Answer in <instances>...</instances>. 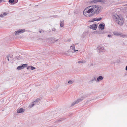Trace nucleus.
I'll return each mask as SVG.
<instances>
[{
  "instance_id": "obj_29",
  "label": "nucleus",
  "mask_w": 127,
  "mask_h": 127,
  "mask_svg": "<svg viewBox=\"0 0 127 127\" xmlns=\"http://www.w3.org/2000/svg\"><path fill=\"white\" fill-rule=\"evenodd\" d=\"M7 13L6 12H4L3 13V15L4 16H6V15H7Z\"/></svg>"
},
{
  "instance_id": "obj_22",
  "label": "nucleus",
  "mask_w": 127,
  "mask_h": 127,
  "mask_svg": "<svg viewBox=\"0 0 127 127\" xmlns=\"http://www.w3.org/2000/svg\"><path fill=\"white\" fill-rule=\"evenodd\" d=\"M73 83V82L71 80H69L68 82V83L69 84H71Z\"/></svg>"
},
{
  "instance_id": "obj_38",
  "label": "nucleus",
  "mask_w": 127,
  "mask_h": 127,
  "mask_svg": "<svg viewBox=\"0 0 127 127\" xmlns=\"http://www.w3.org/2000/svg\"><path fill=\"white\" fill-rule=\"evenodd\" d=\"M39 32H40V33H41V31H39Z\"/></svg>"
},
{
  "instance_id": "obj_36",
  "label": "nucleus",
  "mask_w": 127,
  "mask_h": 127,
  "mask_svg": "<svg viewBox=\"0 0 127 127\" xmlns=\"http://www.w3.org/2000/svg\"><path fill=\"white\" fill-rule=\"evenodd\" d=\"M96 80V78L95 77H94V80Z\"/></svg>"
},
{
  "instance_id": "obj_16",
  "label": "nucleus",
  "mask_w": 127,
  "mask_h": 127,
  "mask_svg": "<svg viewBox=\"0 0 127 127\" xmlns=\"http://www.w3.org/2000/svg\"><path fill=\"white\" fill-rule=\"evenodd\" d=\"M35 67H33L32 66H28L27 67V69L30 70L31 69L32 70H33L35 69Z\"/></svg>"
},
{
  "instance_id": "obj_12",
  "label": "nucleus",
  "mask_w": 127,
  "mask_h": 127,
  "mask_svg": "<svg viewBox=\"0 0 127 127\" xmlns=\"http://www.w3.org/2000/svg\"><path fill=\"white\" fill-rule=\"evenodd\" d=\"M24 111V109L21 108L17 110V112L18 113H21L23 112Z\"/></svg>"
},
{
  "instance_id": "obj_18",
  "label": "nucleus",
  "mask_w": 127,
  "mask_h": 127,
  "mask_svg": "<svg viewBox=\"0 0 127 127\" xmlns=\"http://www.w3.org/2000/svg\"><path fill=\"white\" fill-rule=\"evenodd\" d=\"M64 23L63 21H62L60 23V26L61 27H63L64 26Z\"/></svg>"
},
{
  "instance_id": "obj_6",
  "label": "nucleus",
  "mask_w": 127,
  "mask_h": 127,
  "mask_svg": "<svg viewBox=\"0 0 127 127\" xmlns=\"http://www.w3.org/2000/svg\"><path fill=\"white\" fill-rule=\"evenodd\" d=\"M25 30L24 29H20L19 30L15 32V34L16 35H17L21 33H23L25 32Z\"/></svg>"
},
{
  "instance_id": "obj_30",
  "label": "nucleus",
  "mask_w": 127,
  "mask_h": 127,
  "mask_svg": "<svg viewBox=\"0 0 127 127\" xmlns=\"http://www.w3.org/2000/svg\"><path fill=\"white\" fill-rule=\"evenodd\" d=\"M93 21V19H92V20H90L89 21V22H94V21Z\"/></svg>"
},
{
  "instance_id": "obj_32",
  "label": "nucleus",
  "mask_w": 127,
  "mask_h": 127,
  "mask_svg": "<svg viewBox=\"0 0 127 127\" xmlns=\"http://www.w3.org/2000/svg\"><path fill=\"white\" fill-rule=\"evenodd\" d=\"M93 21H96V18H94L93 19Z\"/></svg>"
},
{
  "instance_id": "obj_23",
  "label": "nucleus",
  "mask_w": 127,
  "mask_h": 127,
  "mask_svg": "<svg viewBox=\"0 0 127 127\" xmlns=\"http://www.w3.org/2000/svg\"><path fill=\"white\" fill-rule=\"evenodd\" d=\"M14 0H9V2L10 3H12L14 2Z\"/></svg>"
},
{
  "instance_id": "obj_20",
  "label": "nucleus",
  "mask_w": 127,
  "mask_h": 127,
  "mask_svg": "<svg viewBox=\"0 0 127 127\" xmlns=\"http://www.w3.org/2000/svg\"><path fill=\"white\" fill-rule=\"evenodd\" d=\"M86 63V62L85 61H78V63Z\"/></svg>"
},
{
  "instance_id": "obj_7",
  "label": "nucleus",
  "mask_w": 127,
  "mask_h": 127,
  "mask_svg": "<svg viewBox=\"0 0 127 127\" xmlns=\"http://www.w3.org/2000/svg\"><path fill=\"white\" fill-rule=\"evenodd\" d=\"M70 48L71 49L73 50V51L72 52V53L78 51V50H75V45L74 44H72V45L70 46Z\"/></svg>"
},
{
  "instance_id": "obj_8",
  "label": "nucleus",
  "mask_w": 127,
  "mask_h": 127,
  "mask_svg": "<svg viewBox=\"0 0 127 127\" xmlns=\"http://www.w3.org/2000/svg\"><path fill=\"white\" fill-rule=\"evenodd\" d=\"M27 64H23V65H22L18 66L17 67V69L18 70L22 69H23L24 67H27Z\"/></svg>"
},
{
  "instance_id": "obj_34",
  "label": "nucleus",
  "mask_w": 127,
  "mask_h": 127,
  "mask_svg": "<svg viewBox=\"0 0 127 127\" xmlns=\"http://www.w3.org/2000/svg\"><path fill=\"white\" fill-rule=\"evenodd\" d=\"M9 56H8L7 57V59L8 60V61H9Z\"/></svg>"
},
{
  "instance_id": "obj_28",
  "label": "nucleus",
  "mask_w": 127,
  "mask_h": 127,
  "mask_svg": "<svg viewBox=\"0 0 127 127\" xmlns=\"http://www.w3.org/2000/svg\"><path fill=\"white\" fill-rule=\"evenodd\" d=\"M104 32H103V31H101V32H100L99 33L100 34H104Z\"/></svg>"
},
{
  "instance_id": "obj_25",
  "label": "nucleus",
  "mask_w": 127,
  "mask_h": 127,
  "mask_svg": "<svg viewBox=\"0 0 127 127\" xmlns=\"http://www.w3.org/2000/svg\"><path fill=\"white\" fill-rule=\"evenodd\" d=\"M102 19V18L101 17H100L98 18H96V21H99L101 20Z\"/></svg>"
},
{
  "instance_id": "obj_14",
  "label": "nucleus",
  "mask_w": 127,
  "mask_h": 127,
  "mask_svg": "<svg viewBox=\"0 0 127 127\" xmlns=\"http://www.w3.org/2000/svg\"><path fill=\"white\" fill-rule=\"evenodd\" d=\"M40 99L39 98H37L33 102L36 104H38V102L40 101Z\"/></svg>"
},
{
  "instance_id": "obj_15",
  "label": "nucleus",
  "mask_w": 127,
  "mask_h": 127,
  "mask_svg": "<svg viewBox=\"0 0 127 127\" xmlns=\"http://www.w3.org/2000/svg\"><path fill=\"white\" fill-rule=\"evenodd\" d=\"M64 119H58L56 121V122L60 123L61 122H62V121Z\"/></svg>"
},
{
  "instance_id": "obj_1",
  "label": "nucleus",
  "mask_w": 127,
  "mask_h": 127,
  "mask_svg": "<svg viewBox=\"0 0 127 127\" xmlns=\"http://www.w3.org/2000/svg\"><path fill=\"white\" fill-rule=\"evenodd\" d=\"M113 17L114 20L116 22L120 25H122L124 23L123 19L117 14L115 13H113Z\"/></svg>"
},
{
  "instance_id": "obj_11",
  "label": "nucleus",
  "mask_w": 127,
  "mask_h": 127,
  "mask_svg": "<svg viewBox=\"0 0 127 127\" xmlns=\"http://www.w3.org/2000/svg\"><path fill=\"white\" fill-rule=\"evenodd\" d=\"M103 78L102 76H100L97 78L96 81L97 82H99L102 80Z\"/></svg>"
},
{
  "instance_id": "obj_2",
  "label": "nucleus",
  "mask_w": 127,
  "mask_h": 127,
  "mask_svg": "<svg viewBox=\"0 0 127 127\" xmlns=\"http://www.w3.org/2000/svg\"><path fill=\"white\" fill-rule=\"evenodd\" d=\"M93 15L94 14H97L99 13L102 8V7L98 6L92 5L90 6Z\"/></svg>"
},
{
  "instance_id": "obj_4",
  "label": "nucleus",
  "mask_w": 127,
  "mask_h": 127,
  "mask_svg": "<svg viewBox=\"0 0 127 127\" xmlns=\"http://www.w3.org/2000/svg\"><path fill=\"white\" fill-rule=\"evenodd\" d=\"M87 95H85L81 97V98L77 99L75 102L71 104V106H73L75 104H78L82 100H83V99H84L86 97H87Z\"/></svg>"
},
{
  "instance_id": "obj_13",
  "label": "nucleus",
  "mask_w": 127,
  "mask_h": 127,
  "mask_svg": "<svg viewBox=\"0 0 127 127\" xmlns=\"http://www.w3.org/2000/svg\"><path fill=\"white\" fill-rule=\"evenodd\" d=\"M113 34L114 35H121V33L117 31H115L113 32Z\"/></svg>"
},
{
  "instance_id": "obj_9",
  "label": "nucleus",
  "mask_w": 127,
  "mask_h": 127,
  "mask_svg": "<svg viewBox=\"0 0 127 127\" xmlns=\"http://www.w3.org/2000/svg\"><path fill=\"white\" fill-rule=\"evenodd\" d=\"M90 29H92L93 30H95L97 28L96 25V24H95L91 25L90 26Z\"/></svg>"
},
{
  "instance_id": "obj_33",
  "label": "nucleus",
  "mask_w": 127,
  "mask_h": 127,
  "mask_svg": "<svg viewBox=\"0 0 127 127\" xmlns=\"http://www.w3.org/2000/svg\"><path fill=\"white\" fill-rule=\"evenodd\" d=\"M3 15L2 14H1L0 15V17H3Z\"/></svg>"
},
{
  "instance_id": "obj_35",
  "label": "nucleus",
  "mask_w": 127,
  "mask_h": 127,
  "mask_svg": "<svg viewBox=\"0 0 127 127\" xmlns=\"http://www.w3.org/2000/svg\"><path fill=\"white\" fill-rule=\"evenodd\" d=\"M126 70L127 71V65L126 66Z\"/></svg>"
},
{
  "instance_id": "obj_3",
  "label": "nucleus",
  "mask_w": 127,
  "mask_h": 127,
  "mask_svg": "<svg viewBox=\"0 0 127 127\" xmlns=\"http://www.w3.org/2000/svg\"><path fill=\"white\" fill-rule=\"evenodd\" d=\"M83 14L88 17L93 16L90 6L87 7L85 9L83 12Z\"/></svg>"
},
{
  "instance_id": "obj_37",
  "label": "nucleus",
  "mask_w": 127,
  "mask_h": 127,
  "mask_svg": "<svg viewBox=\"0 0 127 127\" xmlns=\"http://www.w3.org/2000/svg\"><path fill=\"white\" fill-rule=\"evenodd\" d=\"M18 1V0H16V1H15V3H16Z\"/></svg>"
},
{
  "instance_id": "obj_19",
  "label": "nucleus",
  "mask_w": 127,
  "mask_h": 127,
  "mask_svg": "<svg viewBox=\"0 0 127 127\" xmlns=\"http://www.w3.org/2000/svg\"><path fill=\"white\" fill-rule=\"evenodd\" d=\"M121 37H122L123 38H125V37H127V36L124 34L121 33V35H120Z\"/></svg>"
},
{
  "instance_id": "obj_27",
  "label": "nucleus",
  "mask_w": 127,
  "mask_h": 127,
  "mask_svg": "<svg viewBox=\"0 0 127 127\" xmlns=\"http://www.w3.org/2000/svg\"><path fill=\"white\" fill-rule=\"evenodd\" d=\"M52 31H56V29L54 28H52Z\"/></svg>"
},
{
  "instance_id": "obj_10",
  "label": "nucleus",
  "mask_w": 127,
  "mask_h": 127,
  "mask_svg": "<svg viewBox=\"0 0 127 127\" xmlns=\"http://www.w3.org/2000/svg\"><path fill=\"white\" fill-rule=\"evenodd\" d=\"M99 27L101 30H103L105 28V25L104 23L100 24L99 25Z\"/></svg>"
},
{
  "instance_id": "obj_5",
  "label": "nucleus",
  "mask_w": 127,
  "mask_h": 127,
  "mask_svg": "<svg viewBox=\"0 0 127 127\" xmlns=\"http://www.w3.org/2000/svg\"><path fill=\"white\" fill-rule=\"evenodd\" d=\"M97 48L98 50V51L99 53L100 54H102L105 50L104 49V47L102 46H99L98 48Z\"/></svg>"
},
{
  "instance_id": "obj_17",
  "label": "nucleus",
  "mask_w": 127,
  "mask_h": 127,
  "mask_svg": "<svg viewBox=\"0 0 127 127\" xmlns=\"http://www.w3.org/2000/svg\"><path fill=\"white\" fill-rule=\"evenodd\" d=\"M35 104V103L33 102L30 104L29 106L30 108H32Z\"/></svg>"
},
{
  "instance_id": "obj_39",
  "label": "nucleus",
  "mask_w": 127,
  "mask_h": 127,
  "mask_svg": "<svg viewBox=\"0 0 127 127\" xmlns=\"http://www.w3.org/2000/svg\"><path fill=\"white\" fill-rule=\"evenodd\" d=\"M2 2L1 0H0V3Z\"/></svg>"
},
{
  "instance_id": "obj_21",
  "label": "nucleus",
  "mask_w": 127,
  "mask_h": 127,
  "mask_svg": "<svg viewBox=\"0 0 127 127\" xmlns=\"http://www.w3.org/2000/svg\"><path fill=\"white\" fill-rule=\"evenodd\" d=\"M120 62V60H117L115 62H114V63H118Z\"/></svg>"
},
{
  "instance_id": "obj_26",
  "label": "nucleus",
  "mask_w": 127,
  "mask_h": 127,
  "mask_svg": "<svg viewBox=\"0 0 127 127\" xmlns=\"http://www.w3.org/2000/svg\"><path fill=\"white\" fill-rule=\"evenodd\" d=\"M99 1V0H93V2H96Z\"/></svg>"
},
{
  "instance_id": "obj_31",
  "label": "nucleus",
  "mask_w": 127,
  "mask_h": 127,
  "mask_svg": "<svg viewBox=\"0 0 127 127\" xmlns=\"http://www.w3.org/2000/svg\"><path fill=\"white\" fill-rule=\"evenodd\" d=\"M107 36L108 37H112V35H111L109 34L107 35Z\"/></svg>"
},
{
  "instance_id": "obj_24",
  "label": "nucleus",
  "mask_w": 127,
  "mask_h": 127,
  "mask_svg": "<svg viewBox=\"0 0 127 127\" xmlns=\"http://www.w3.org/2000/svg\"><path fill=\"white\" fill-rule=\"evenodd\" d=\"M90 66H92L94 65V63L92 62L91 63L89 64Z\"/></svg>"
}]
</instances>
